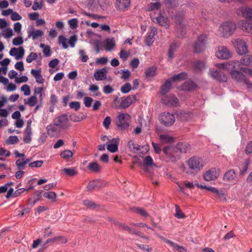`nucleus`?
<instances>
[{
	"label": "nucleus",
	"mask_w": 252,
	"mask_h": 252,
	"mask_svg": "<svg viewBox=\"0 0 252 252\" xmlns=\"http://www.w3.org/2000/svg\"><path fill=\"white\" fill-rule=\"evenodd\" d=\"M187 146L185 144L179 143L176 146H167L163 149V152L169 158L174 160L178 153H186Z\"/></svg>",
	"instance_id": "1"
},
{
	"label": "nucleus",
	"mask_w": 252,
	"mask_h": 252,
	"mask_svg": "<svg viewBox=\"0 0 252 252\" xmlns=\"http://www.w3.org/2000/svg\"><path fill=\"white\" fill-rule=\"evenodd\" d=\"M236 27V24L233 21H227L224 22L219 27V33L221 36L227 38L234 33Z\"/></svg>",
	"instance_id": "2"
},
{
	"label": "nucleus",
	"mask_w": 252,
	"mask_h": 252,
	"mask_svg": "<svg viewBox=\"0 0 252 252\" xmlns=\"http://www.w3.org/2000/svg\"><path fill=\"white\" fill-rule=\"evenodd\" d=\"M230 75L233 80L238 83L245 85L247 89L252 92V83L242 72L236 70L230 72Z\"/></svg>",
	"instance_id": "3"
},
{
	"label": "nucleus",
	"mask_w": 252,
	"mask_h": 252,
	"mask_svg": "<svg viewBox=\"0 0 252 252\" xmlns=\"http://www.w3.org/2000/svg\"><path fill=\"white\" fill-rule=\"evenodd\" d=\"M130 118V115L127 114H120L116 119V126L121 130H126L129 126L127 121Z\"/></svg>",
	"instance_id": "4"
},
{
	"label": "nucleus",
	"mask_w": 252,
	"mask_h": 252,
	"mask_svg": "<svg viewBox=\"0 0 252 252\" xmlns=\"http://www.w3.org/2000/svg\"><path fill=\"white\" fill-rule=\"evenodd\" d=\"M232 43L237 53L239 55H243L248 52V46L246 43L241 39L237 38L232 40Z\"/></svg>",
	"instance_id": "5"
},
{
	"label": "nucleus",
	"mask_w": 252,
	"mask_h": 252,
	"mask_svg": "<svg viewBox=\"0 0 252 252\" xmlns=\"http://www.w3.org/2000/svg\"><path fill=\"white\" fill-rule=\"evenodd\" d=\"M159 120L165 126H172L175 122V116L169 112H163L160 114Z\"/></svg>",
	"instance_id": "6"
},
{
	"label": "nucleus",
	"mask_w": 252,
	"mask_h": 252,
	"mask_svg": "<svg viewBox=\"0 0 252 252\" xmlns=\"http://www.w3.org/2000/svg\"><path fill=\"white\" fill-rule=\"evenodd\" d=\"M188 165L190 169L197 172L203 167V160L200 158L193 157L189 159Z\"/></svg>",
	"instance_id": "7"
},
{
	"label": "nucleus",
	"mask_w": 252,
	"mask_h": 252,
	"mask_svg": "<svg viewBox=\"0 0 252 252\" xmlns=\"http://www.w3.org/2000/svg\"><path fill=\"white\" fill-rule=\"evenodd\" d=\"M54 122L60 129H64L69 126V120L65 114L56 117L54 120Z\"/></svg>",
	"instance_id": "8"
},
{
	"label": "nucleus",
	"mask_w": 252,
	"mask_h": 252,
	"mask_svg": "<svg viewBox=\"0 0 252 252\" xmlns=\"http://www.w3.org/2000/svg\"><path fill=\"white\" fill-rule=\"evenodd\" d=\"M209 75L214 79L220 82H225L227 80V76L220 70L211 68L209 70Z\"/></svg>",
	"instance_id": "9"
},
{
	"label": "nucleus",
	"mask_w": 252,
	"mask_h": 252,
	"mask_svg": "<svg viewBox=\"0 0 252 252\" xmlns=\"http://www.w3.org/2000/svg\"><path fill=\"white\" fill-rule=\"evenodd\" d=\"M216 57L221 60H228L231 57V54L228 49L225 46H220L216 53Z\"/></svg>",
	"instance_id": "10"
},
{
	"label": "nucleus",
	"mask_w": 252,
	"mask_h": 252,
	"mask_svg": "<svg viewBox=\"0 0 252 252\" xmlns=\"http://www.w3.org/2000/svg\"><path fill=\"white\" fill-rule=\"evenodd\" d=\"M161 100L163 103L169 107H177L179 103V99L174 95L164 96Z\"/></svg>",
	"instance_id": "11"
},
{
	"label": "nucleus",
	"mask_w": 252,
	"mask_h": 252,
	"mask_svg": "<svg viewBox=\"0 0 252 252\" xmlns=\"http://www.w3.org/2000/svg\"><path fill=\"white\" fill-rule=\"evenodd\" d=\"M28 38L36 40L44 35V32L40 30H35L33 27L30 26L27 29Z\"/></svg>",
	"instance_id": "12"
},
{
	"label": "nucleus",
	"mask_w": 252,
	"mask_h": 252,
	"mask_svg": "<svg viewBox=\"0 0 252 252\" xmlns=\"http://www.w3.org/2000/svg\"><path fill=\"white\" fill-rule=\"evenodd\" d=\"M239 62L236 61H230L222 63H218L217 66L220 68L225 69L229 72L234 71V69L238 65Z\"/></svg>",
	"instance_id": "13"
},
{
	"label": "nucleus",
	"mask_w": 252,
	"mask_h": 252,
	"mask_svg": "<svg viewBox=\"0 0 252 252\" xmlns=\"http://www.w3.org/2000/svg\"><path fill=\"white\" fill-rule=\"evenodd\" d=\"M150 16L154 22L157 23L158 25L163 26L166 28H168L169 27V23L167 19L162 16L160 13L158 14V15L157 17L155 16V13H151Z\"/></svg>",
	"instance_id": "14"
},
{
	"label": "nucleus",
	"mask_w": 252,
	"mask_h": 252,
	"mask_svg": "<svg viewBox=\"0 0 252 252\" xmlns=\"http://www.w3.org/2000/svg\"><path fill=\"white\" fill-rule=\"evenodd\" d=\"M205 35H201L198 37L194 45V52L196 53H200L205 46Z\"/></svg>",
	"instance_id": "15"
},
{
	"label": "nucleus",
	"mask_w": 252,
	"mask_h": 252,
	"mask_svg": "<svg viewBox=\"0 0 252 252\" xmlns=\"http://www.w3.org/2000/svg\"><path fill=\"white\" fill-rule=\"evenodd\" d=\"M115 5L119 11H126L130 7V0H116Z\"/></svg>",
	"instance_id": "16"
},
{
	"label": "nucleus",
	"mask_w": 252,
	"mask_h": 252,
	"mask_svg": "<svg viewBox=\"0 0 252 252\" xmlns=\"http://www.w3.org/2000/svg\"><path fill=\"white\" fill-rule=\"evenodd\" d=\"M24 53L25 50L22 47H20L18 48H12L9 51L10 55L15 57L17 60L22 59L24 55Z\"/></svg>",
	"instance_id": "17"
},
{
	"label": "nucleus",
	"mask_w": 252,
	"mask_h": 252,
	"mask_svg": "<svg viewBox=\"0 0 252 252\" xmlns=\"http://www.w3.org/2000/svg\"><path fill=\"white\" fill-rule=\"evenodd\" d=\"M136 101V96L134 95H129L126 98L123 99L121 103L120 106L123 109L128 107L130 105L135 102Z\"/></svg>",
	"instance_id": "18"
},
{
	"label": "nucleus",
	"mask_w": 252,
	"mask_h": 252,
	"mask_svg": "<svg viewBox=\"0 0 252 252\" xmlns=\"http://www.w3.org/2000/svg\"><path fill=\"white\" fill-rule=\"evenodd\" d=\"M239 26L240 28L244 32L252 33V22L243 20L240 22Z\"/></svg>",
	"instance_id": "19"
},
{
	"label": "nucleus",
	"mask_w": 252,
	"mask_h": 252,
	"mask_svg": "<svg viewBox=\"0 0 252 252\" xmlns=\"http://www.w3.org/2000/svg\"><path fill=\"white\" fill-rule=\"evenodd\" d=\"M59 127L54 124H51L46 127L47 133L48 135L51 137H54L59 131Z\"/></svg>",
	"instance_id": "20"
},
{
	"label": "nucleus",
	"mask_w": 252,
	"mask_h": 252,
	"mask_svg": "<svg viewBox=\"0 0 252 252\" xmlns=\"http://www.w3.org/2000/svg\"><path fill=\"white\" fill-rule=\"evenodd\" d=\"M219 174V172L217 171L216 168H212L206 171V181H211L216 180Z\"/></svg>",
	"instance_id": "21"
},
{
	"label": "nucleus",
	"mask_w": 252,
	"mask_h": 252,
	"mask_svg": "<svg viewBox=\"0 0 252 252\" xmlns=\"http://www.w3.org/2000/svg\"><path fill=\"white\" fill-rule=\"evenodd\" d=\"M107 70L105 67L98 69L94 73V77L96 81H102L106 78Z\"/></svg>",
	"instance_id": "22"
},
{
	"label": "nucleus",
	"mask_w": 252,
	"mask_h": 252,
	"mask_svg": "<svg viewBox=\"0 0 252 252\" xmlns=\"http://www.w3.org/2000/svg\"><path fill=\"white\" fill-rule=\"evenodd\" d=\"M157 34V29L155 27H151V32L145 40V43L147 45L150 46L154 42L155 36Z\"/></svg>",
	"instance_id": "23"
},
{
	"label": "nucleus",
	"mask_w": 252,
	"mask_h": 252,
	"mask_svg": "<svg viewBox=\"0 0 252 252\" xmlns=\"http://www.w3.org/2000/svg\"><path fill=\"white\" fill-rule=\"evenodd\" d=\"M57 241H60L61 243H65L67 242L66 238L62 236H59L52 238L47 239L45 243L43 244V249H46L48 247L47 244L49 243H55Z\"/></svg>",
	"instance_id": "24"
},
{
	"label": "nucleus",
	"mask_w": 252,
	"mask_h": 252,
	"mask_svg": "<svg viewBox=\"0 0 252 252\" xmlns=\"http://www.w3.org/2000/svg\"><path fill=\"white\" fill-rule=\"evenodd\" d=\"M119 139L113 138L110 141L112 142L107 145V150L111 153H115L118 150V144Z\"/></svg>",
	"instance_id": "25"
},
{
	"label": "nucleus",
	"mask_w": 252,
	"mask_h": 252,
	"mask_svg": "<svg viewBox=\"0 0 252 252\" xmlns=\"http://www.w3.org/2000/svg\"><path fill=\"white\" fill-rule=\"evenodd\" d=\"M102 185V182L100 180H94L89 183L87 186V189L89 190H92L94 189H99Z\"/></svg>",
	"instance_id": "26"
},
{
	"label": "nucleus",
	"mask_w": 252,
	"mask_h": 252,
	"mask_svg": "<svg viewBox=\"0 0 252 252\" xmlns=\"http://www.w3.org/2000/svg\"><path fill=\"white\" fill-rule=\"evenodd\" d=\"M236 173L234 169H230L225 172L223 176V180L226 182H231L234 180Z\"/></svg>",
	"instance_id": "27"
},
{
	"label": "nucleus",
	"mask_w": 252,
	"mask_h": 252,
	"mask_svg": "<svg viewBox=\"0 0 252 252\" xmlns=\"http://www.w3.org/2000/svg\"><path fill=\"white\" fill-rule=\"evenodd\" d=\"M166 243L169 244L172 248L174 252H188L187 250L182 246L173 243L170 240H165Z\"/></svg>",
	"instance_id": "28"
},
{
	"label": "nucleus",
	"mask_w": 252,
	"mask_h": 252,
	"mask_svg": "<svg viewBox=\"0 0 252 252\" xmlns=\"http://www.w3.org/2000/svg\"><path fill=\"white\" fill-rule=\"evenodd\" d=\"M179 46V44L176 42H173L170 44L168 52V58L169 60H172L174 58V53Z\"/></svg>",
	"instance_id": "29"
},
{
	"label": "nucleus",
	"mask_w": 252,
	"mask_h": 252,
	"mask_svg": "<svg viewBox=\"0 0 252 252\" xmlns=\"http://www.w3.org/2000/svg\"><path fill=\"white\" fill-rule=\"evenodd\" d=\"M171 82L172 81L170 79L166 80L162 85L160 91L161 94L164 95L170 91L171 87Z\"/></svg>",
	"instance_id": "30"
},
{
	"label": "nucleus",
	"mask_w": 252,
	"mask_h": 252,
	"mask_svg": "<svg viewBox=\"0 0 252 252\" xmlns=\"http://www.w3.org/2000/svg\"><path fill=\"white\" fill-rule=\"evenodd\" d=\"M31 73L34 77L37 83L40 84L44 83V79L43 78V77L41 74L40 70H35L32 69L31 70Z\"/></svg>",
	"instance_id": "31"
},
{
	"label": "nucleus",
	"mask_w": 252,
	"mask_h": 252,
	"mask_svg": "<svg viewBox=\"0 0 252 252\" xmlns=\"http://www.w3.org/2000/svg\"><path fill=\"white\" fill-rule=\"evenodd\" d=\"M196 87V84L191 81H188L184 83L182 86L181 89L187 91L194 90Z\"/></svg>",
	"instance_id": "32"
},
{
	"label": "nucleus",
	"mask_w": 252,
	"mask_h": 252,
	"mask_svg": "<svg viewBox=\"0 0 252 252\" xmlns=\"http://www.w3.org/2000/svg\"><path fill=\"white\" fill-rule=\"evenodd\" d=\"M239 10L243 17L252 19V8L250 7H241Z\"/></svg>",
	"instance_id": "33"
},
{
	"label": "nucleus",
	"mask_w": 252,
	"mask_h": 252,
	"mask_svg": "<svg viewBox=\"0 0 252 252\" xmlns=\"http://www.w3.org/2000/svg\"><path fill=\"white\" fill-rule=\"evenodd\" d=\"M98 6L97 0H88L87 1V7L92 11H96Z\"/></svg>",
	"instance_id": "34"
},
{
	"label": "nucleus",
	"mask_w": 252,
	"mask_h": 252,
	"mask_svg": "<svg viewBox=\"0 0 252 252\" xmlns=\"http://www.w3.org/2000/svg\"><path fill=\"white\" fill-rule=\"evenodd\" d=\"M154 165L155 164L151 157L147 156L144 159L143 161V166L144 167L145 172H147L148 171V168L149 167Z\"/></svg>",
	"instance_id": "35"
},
{
	"label": "nucleus",
	"mask_w": 252,
	"mask_h": 252,
	"mask_svg": "<svg viewBox=\"0 0 252 252\" xmlns=\"http://www.w3.org/2000/svg\"><path fill=\"white\" fill-rule=\"evenodd\" d=\"M115 46V41L114 38H107L105 41V49L106 51L112 50Z\"/></svg>",
	"instance_id": "36"
},
{
	"label": "nucleus",
	"mask_w": 252,
	"mask_h": 252,
	"mask_svg": "<svg viewBox=\"0 0 252 252\" xmlns=\"http://www.w3.org/2000/svg\"><path fill=\"white\" fill-rule=\"evenodd\" d=\"M88 168L93 172L97 173L101 170V166L96 162H90Z\"/></svg>",
	"instance_id": "37"
},
{
	"label": "nucleus",
	"mask_w": 252,
	"mask_h": 252,
	"mask_svg": "<svg viewBox=\"0 0 252 252\" xmlns=\"http://www.w3.org/2000/svg\"><path fill=\"white\" fill-rule=\"evenodd\" d=\"M240 63L248 66L252 63V55H247L243 57L240 60Z\"/></svg>",
	"instance_id": "38"
},
{
	"label": "nucleus",
	"mask_w": 252,
	"mask_h": 252,
	"mask_svg": "<svg viewBox=\"0 0 252 252\" xmlns=\"http://www.w3.org/2000/svg\"><path fill=\"white\" fill-rule=\"evenodd\" d=\"M63 172L67 176L73 177L77 174V171L75 168H65L63 169Z\"/></svg>",
	"instance_id": "39"
},
{
	"label": "nucleus",
	"mask_w": 252,
	"mask_h": 252,
	"mask_svg": "<svg viewBox=\"0 0 252 252\" xmlns=\"http://www.w3.org/2000/svg\"><path fill=\"white\" fill-rule=\"evenodd\" d=\"M205 64L203 61H197L193 65V69L196 72L201 71L204 67Z\"/></svg>",
	"instance_id": "40"
},
{
	"label": "nucleus",
	"mask_w": 252,
	"mask_h": 252,
	"mask_svg": "<svg viewBox=\"0 0 252 252\" xmlns=\"http://www.w3.org/2000/svg\"><path fill=\"white\" fill-rule=\"evenodd\" d=\"M32 131L29 129H26L24 137L23 138V141L25 143H30L32 140Z\"/></svg>",
	"instance_id": "41"
},
{
	"label": "nucleus",
	"mask_w": 252,
	"mask_h": 252,
	"mask_svg": "<svg viewBox=\"0 0 252 252\" xmlns=\"http://www.w3.org/2000/svg\"><path fill=\"white\" fill-rule=\"evenodd\" d=\"M187 77V74L185 72H181L178 74L174 75L173 77L170 78L171 80L176 81L180 80H184Z\"/></svg>",
	"instance_id": "42"
},
{
	"label": "nucleus",
	"mask_w": 252,
	"mask_h": 252,
	"mask_svg": "<svg viewBox=\"0 0 252 252\" xmlns=\"http://www.w3.org/2000/svg\"><path fill=\"white\" fill-rule=\"evenodd\" d=\"M43 196L44 197L51 200L53 202H55L56 201L57 194L55 192H53V191L46 192L43 193Z\"/></svg>",
	"instance_id": "43"
},
{
	"label": "nucleus",
	"mask_w": 252,
	"mask_h": 252,
	"mask_svg": "<svg viewBox=\"0 0 252 252\" xmlns=\"http://www.w3.org/2000/svg\"><path fill=\"white\" fill-rule=\"evenodd\" d=\"M58 43L61 45L63 49H67L68 47L67 39L63 35H60L58 37Z\"/></svg>",
	"instance_id": "44"
},
{
	"label": "nucleus",
	"mask_w": 252,
	"mask_h": 252,
	"mask_svg": "<svg viewBox=\"0 0 252 252\" xmlns=\"http://www.w3.org/2000/svg\"><path fill=\"white\" fill-rule=\"evenodd\" d=\"M86 115H76L75 114H73L70 115V120L74 122H80L82 120L85 119L86 118Z\"/></svg>",
	"instance_id": "45"
},
{
	"label": "nucleus",
	"mask_w": 252,
	"mask_h": 252,
	"mask_svg": "<svg viewBox=\"0 0 252 252\" xmlns=\"http://www.w3.org/2000/svg\"><path fill=\"white\" fill-rule=\"evenodd\" d=\"M160 140L163 143H171L173 141V138L168 134H161L159 136Z\"/></svg>",
	"instance_id": "46"
},
{
	"label": "nucleus",
	"mask_w": 252,
	"mask_h": 252,
	"mask_svg": "<svg viewBox=\"0 0 252 252\" xmlns=\"http://www.w3.org/2000/svg\"><path fill=\"white\" fill-rule=\"evenodd\" d=\"M73 156V153L69 150H65L60 154V156L64 159L71 158Z\"/></svg>",
	"instance_id": "47"
},
{
	"label": "nucleus",
	"mask_w": 252,
	"mask_h": 252,
	"mask_svg": "<svg viewBox=\"0 0 252 252\" xmlns=\"http://www.w3.org/2000/svg\"><path fill=\"white\" fill-rule=\"evenodd\" d=\"M156 68L155 66H151L148 68L145 71L147 77H154L156 74Z\"/></svg>",
	"instance_id": "48"
},
{
	"label": "nucleus",
	"mask_w": 252,
	"mask_h": 252,
	"mask_svg": "<svg viewBox=\"0 0 252 252\" xmlns=\"http://www.w3.org/2000/svg\"><path fill=\"white\" fill-rule=\"evenodd\" d=\"M250 163V160L248 159L245 160L244 165L240 171V175H244L248 169L249 165Z\"/></svg>",
	"instance_id": "49"
},
{
	"label": "nucleus",
	"mask_w": 252,
	"mask_h": 252,
	"mask_svg": "<svg viewBox=\"0 0 252 252\" xmlns=\"http://www.w3.org/2000/svg\"><path fill=\"white\" fill-rule=\"evenodd\" d=\"M132 89L131 85L129 83L123 85L120 89L121 92L123 94H127Z\"/></svg>",
	"instance_id": "50"
},
{
	"label": "nucleus",
	"mask_w": 252,
	"mask_h": 252,
	"mask_svg": "<svg viewBox=\"0 0 252 252\" xmlns=\"http://www.w3.org/2000/svg\"><path fill=\"white\" fill-rule=\"evenodd\" d=\"M128 148L132 152L136 153L140 150V146H137L131 140L128 143Z\"/></svg>",
	"instance_id": "51"
},
{
	"label": "nucleus",
	"mask_w": 252,
	"mask_h": 252,
	"mask_svg": "<svg viewBox=\"0 0 252 252\" xmlns=\"http://www.w3.org/2000/svg\"><path fill=\"white\" fill-rule=\"evenodd\" d=\"M43 162V161L42 160L34 161L33 162L30 163L29 164V166L31 168H39L42 166Z\"/></svg>",
	"instance_id": "52"
},
{
	"label": "nucleus",
	"mask_w": 252,
	"mask_h": 252,
	"mask_svg": "<svg viewBox=\"0 0 252 252\" xmlns=\"http://www.w3.org/2000/svg\"><path fill=\"white\" fill-rule=\"evenodd\" d=\"M122 228L128 231V232H129L130 233H132V234H135L137 235H139V236H140L141 237H142L141 234V232H140V231H135V230H134L133 229L130 228L129 226H128L127 225H122Z\"/></svg>",
	"instance_id": "53"
},
{
	"label": "nucleus",
	"mask_w": 252,
	"mask_h": 252,
	"mask_svg": "<svg viewBox=\"0 0 252 252\" xmlns=\"http://www.w3.org/2000/svg\"><path fill=\"white\" fill-rule=\"evenodd\" d=\"M79 55H80V58L82 62L86 63L89 60L88 56L86 55L84 50H79Z\"/></svg>",
	"instance_id": "54"
},
{
	"label": "nucleus",
	"mask_w": 252,
	"mask_h": 252,
	"mask_svg": "<svg viewBox=\"0 0 252 252\" xmlns=\"http://www.w3.org/2000/svg\"><path fill=\"white\" fill-rule=\"evenodd\" d=\"M1 34L5 38H9L12 36L13 32L11 28H7L2 32Z\"/></svg>",
	"instance_id": "55"
},
{
	"label": "nucleus",
	"mask_w": 252,
	"mask_h": 252,
	"mask_svg": "<svg viewBox=\"0 0 252 252\" xmlns=\"http://www.w3.org/2000/svg\"><path fill=\"white\" fill-rule=\"evenodd\" d=\"M15 164L16 166L17 167V168L18 170H23L25 168L26 164L23 160L18 159L16 161Z\"/></svg>",
	"instance_id": "56"
},
{
	"label": "nucleus",
	"mask_w": 252,
	"mask_h": 252,
	"mask_svg": "<svg viewBox=\"0 0 252 252\" xmlns=\"http://www.w3.org/2000/svg\"><path fill=\"white\" fill-rule=\"evenodd\" d=\"M37 103V98L35 95L31 96L29 99L26 104H28L31 107L34 106Z\"/></svg>",
	"instance_id": "57"
},
{
	"label": "nucleus",
	"mask_w": 252,
	"mask_h": 252,
	"mask_svg": "<svg viewBox=\"0 0 252 252\" xmlns=\"http://www.w3.org/2000/svg\"><path fill=\"white\" fill-rule=\"evenodd\" d=\"M133 211L136 213L139 214L140 215L143 217H148V214L142 208H135L133 209Z\"/></svg>",
	"instance_id": "58"
},
{
	"label": "nucleus",
	"mask_w": 252,
	"mask_h": 252,
	"mask_svg": "<svg viewBox=\"0 0 252 252\" xmlns=\"http://www.w3.org/2000/svg\"><path fill=\"white\" fill-rule=\"evenodd\" d=\"M77 41V37L76 35L71 36L68 40V43L71 48L75 46V43Z\"/></svg>",
	"instance_id": "59"
},
{
	"label": "nucleus",
	"mask_w": 252,
	"mask_h": 252,
	"mask_svg": "<svg viewBox=\"0 0 252 252\" xmlns=\"http://www.w3.org/2000/svg\"><path fill=\"white\" fill-rule=\"evenodd\" d=\"M129 55V52L122 49L119 53L120 58L123 61H125L127 60Z\"/></svg>",
	"instance_id": "60"
},
{
	"label": "nucleus",
	"mask_w": 252,
	"mask_h": 252,
	"mask_svg": "<svg viewBox=\"0 0 252 252\" xmlns=\"http://www.w3.org/2000/svg\"><path fill=\"white\" fill-rule=\"evenodd\" d=\"M160 7L159 2L151 3L148 7L149 10H158Z\"/></svg>",
	"instance_id": "61"
},
{
	"label": "nucleus",
	"mask_w": 252,
	"mask_h": 252,
	"mask_svg": "<svg viewBox=\"0 0 252 252\" xmlns=\"http://www.w3.org/2000/svg\"><path fill=\"white\" fill-rule=\"evenodd\" d=\"M120 72L122 73L121 78L126 80H127L130 76V72L128 70H122L121 69L120 71Z\"/></svg>",
	"instance_id": "62"
},
{
	"label": "nucleus",
	"mask_w": 252,
	"mask_h": 252,
	"mask_svg": "<svg viewBox=\"0 0 252 252\" xmlns=\"http://www.w3.org/2000/svg\"><path fill=\"white\" fill-rule=\"evenodd\" d=\"M175 216L178 219H182L185 217L184 213L180 210L179 206L176 205V213Z\"/></svg>",
	"instance_id": "63"
},
{
	"label": "nucleus",
	"mask_w": 252,
	"mask_h": 252,
	"mask_svg": "<svg viewBox=\"0 0 252 252\" xmlns=\"http://www.w3.org/2000/svg\"><path fill=\"white\" fill-rule=\"evenodd\" d=\"M37 57V55L36 53L33 52H31L30 55L27 57L26 61L28 63H31L32 61H34Z\"/></svg>",
	"instance_id": "64"
}]
</instances>
